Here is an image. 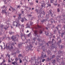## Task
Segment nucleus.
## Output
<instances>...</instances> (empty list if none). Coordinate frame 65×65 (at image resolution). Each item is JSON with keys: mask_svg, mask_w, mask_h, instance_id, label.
I'll return each mask as SVG.
<instances>
[{"mask_svg": "<svg viewBox=\"0 0 65 65\" xmlns=\"http://www.w3.org/2000/svg\"><path fill=\"white\" fill-rule=\"evenodd\" d=\"M7 25H6V27H7V29H8V28H9V24H7Z\"/></svg>", "mask_w": 65, "mask_h": 65, "instance_id": "5701e85b", "label": "nucleus"}, {"mask_svg": "<svg viewBox=\"0 0 65 65\" xmlns=\"http://www.w3.org/2000/svg\"><path fill=\"white\" fill-rule=\"evenodd\" d=\"M52 26V29H53V28H54L55 27V25L53 24V25Z\"/></svg>", "mask_w": 65, "mask_h": 65, "instance_id": "f704fd0d", "label": "nucleus"}, {"mask_svg": "<svg viewBox=\"0 0 65 65\" xmlns=\"http://www.w3.org/2000/svg\"><path fill=\"white\" fill-rule=\"evenodd\" d=\"M4 29H5V30H7V28H6V27H4Z\"/></svg>", "mask_w": 65, "mask_h": 65, "instance_id": "774afa93", "label": "nucleus"}, {"mask_svg": "<svg viewBox=\"0 0 65 65\" xmlns=\"http://www.w3.org/2000/svg\"><path fill=\"white\" fill-rule=\"evenodd\" d=\"M47 53L48 54V55H49V54H51V51H48V52H47Z\"/></svg>", "mask_w": 65, "mask_h": 65, "instance_id": "e433bc0d", "label": "nucleus"}, {"mask_svg": "<svg viewBox=\"0 0 65 65\" xmlns=\"http://www.w3.org/2000/svg\"><path fill=\"white\" fill-rule=\"evenodd\" d=\"M42 10V8L40 9V10L38 9H36L35 10V11L37 12V13H40V14H42V12H41Z\"/></svg>", "mask_w": 65, "mask_h": 65, "instance_id": "20e7f679", "label": "nucleus"}, {"mask_svg": "<svg viewBox=\"0 0 65 65\" xmlns=\"http://www.w3.org/2000/svg\"><path fill=\"white\" fill-rule=\"evenodd\" d=\"M54 0H50V2L51 3H53V2L54 1Z\"/></svg>", "mask_w": 65, "mask_h": 65, "instance_id": "a19ab883", "label": "nucleus"}, {"mask_svg": "<svg viewBox=\"0 0 65 65\" xmlns=\"http://www.w3.org/2000/svg\"><path fill=\"white\" fill-rule=\"evenodd\" d=\"M46 57V54H45V53H44L43 52H42L41 55L42 58H44V57Z\"/></svg>", "mask_w": 65, "mask_h": 65, "instance_id": "9d476101", "label": "nucleus"}, {"mask_svg": "<svg viewBox=\"0 0 65 65\" xmlns=\"http://www.w3.org/2000/svg\"><path fill=\"white\" fill-rule=\"evenodd\" d=\"M43 14L44 15L45 14V12L44 11H43Z\"/></svg>", "mask_w": 65, "mask_h": 65, "instance_id": "603ef678", "label": "nucleus"}, {"mask_svg": "<svg viewBox=\"0 0 65 65\" xmlns=\"http://www.w3.org/2000/svg\"><path fill=\"white\" fill-rule=\"evenodd\" d=\"M47 61H50V60H51V59L49 58L48 57L47 58Z\"/></svg>", "mask_w": 65, "mask_h": 65, "instance_id": "72a5a7b5", "label": "nucleus"}, {"mask_svg": "<svg viewBox=\"0 0 65 65\" xmlns=\"http://www.w3.org/2000/svg\"><path fill=\"white\" fill-rule=\"evenodd\" d=\"M10 34H11V35H12V34H14V32H10Z\"/></svg>", "mask_w": 65, "mask_h": 65, "instance_id": "ea45409f", "label": "nucleus"}, {"mask_svg": "<svg viewBox=\"0 0 65 65\" xmlns=\"http://www.w3.org/2000/svg\"><path fill=\"white\" fill-rule=\"evenodd\" d=\"M55 61H56L55 59H54V60H53V61L52 63V64H53V65H55V63H56Z\"/></svg>", "mask_w": 65, "mask_h": 65, "instance_id": "4be33fe9", "label": "nucleus"}, {"mask_svg": "<svg viewBox=\"0 0 65 65\" xmlns=\"http://www.w3.org/2000/svg\"><path fill=\"white\" fill-rule=\"evenodd\" d=\"M7 44H6V47L7 49L8 50V49H9V48H9V47H10V46H9V45L8 46H7Z\"/></svg>", "mask_w": 65, "mask_h": 65, "instance_id": "f3484780", "label": "nucleus"}, {"mask_svg": "<svg viewBox=\"0 0 65 65\" xmlns=\"http://www.w3.org/2000/svg\"><path fill=\"white\" fill-rule=\"evenodd\" d=\"M63 18L64 19H65V15H63Z\"/></svg>", "mask_w": 65, "mask_h": 65, "instance_id": "052dcab7", "label": "nucleus"}, {"mask_svg": "<svg viewBox=\"0 0 65 65\" xmlns=\"http://www.w3.org/2000/svg\"><path fill=\"white\" fill-rule=\"evenodd\" d=\"M58 54H59L60 56L59 55H57V57H58V58H60V57H61V56H62V51H59V52H58Z\"/></svg>", "mask_w": 65, "mask_h": 65, "instance_id": "0eeeda50", "label": "nucleus"}, {"mask_svg": "<svg viewBox=\"0 0 65 65\" xmlns=\"http://www.w3.org/2000/svg\"><path fill=\"white\" fill-rule=\"evenodd\" d=\"M27 42H28L29 43H30V39H29L28 40H27L26 41V43H27Z\"/></svg>", "mask_w": 65, "mask_h": 65, "instance_id": "bb28decb", "label": "nucleus"}, {"mask_svg": "<svg viewBox=\"0 0 65 65\" xmlns=\"http://www.w3.org/2000/svg\"><path fill=\"white\" fill-rule=\"evenodd\" d=\"M51 22L52 23H53V22H54L55 24V23H56V22H55V21H54V19H53L51 18Z\"/></svg>", "mask_w": 65, "mask_h": 65, "instance_id": "2eb2a0df", "label": "nucleus"}, {"mask_svg": "<svg viewBox=\"0 0 65 65\" xmlns=\"http://www.w3.org/2000/svg\"><path fill=\"white\" fill-rule=\"evenodd\" d=\"M33 24V22H30V23L29 25V26H30V27H31V26H32V24Z\"/></svg>", "mask_w": 65, "mask_h": 65, "instance_id": "c85d7f7f", "label": "nucleus"}, {"mask_svg": "<svg viewBox=\"0 0 65 65\" xmlns=\"http://www.w3.org/2000/svg\"><path fill=\"white\" fill-rule=\"evenodd\" d=\"M3 1H4V4H7V2H6V0H3Z\"/></svg>", "mask_w": 65, "mask_h": 65, "instance_id": "c756f323", "label": "nucleus"}, {"mask_svg": "<svg viewBox=\"0 0 65 65\" xmlns=\"http://www.w3.org/2000/svg\"><path fill=\"white\" fill-rule=\"evenodd\" d=\"M56 29L57 30V31H58L59 30V27H58L57 26H56Z\"/></svg>", "mask_w": 65, "mask_h": 65, "instance_id": "4c0bfd02", "label": "nucleus"}, {"mask_svg": "<svg viewBox=\"0 0 65 65\" xmlns=\"http://www.w3.org/2000/svg\"><path fill=\"white\" fill-rule=\"evenodd\" d=\"M23 7H25V8H28V7H27L26 6V5L25 6H22Z\"/></svg>", "mask_w": 65, "mask_h": 65, "instance_id": "7c9ffc66", "label": "nucleus"}, {"mask_svg": "<svg viewBox=\"0 0 65 65\" xmlns=\"http://www.w3.org/2000/svg\"><path fill=\"white\" fill-rule=\"evenodd\" d=\"M22 44H19L18 45V46L19 48H21L22 47Z\"/></svg>", "mask_w": 65, "mask_h": 65, "instance_id": "6ab92c4d", "label": "nucleus"}, {"mask_svg": "<svg viewBox=\"0 0 65 65\" xmlns=\"http://www.w3.org/2000/svg\"><path fill=\"white\" fill-rule=\"evenodd\" d=\"M16 22L17 23V24L16 25V27L17 26L19 27V26H21V24H20V23H19V21H16Z\"/></svg>", "mask_w": 65, "mask_h": 65, "instance_id": "1a4fd4ad", "label": "nucleus"}, {"mask_svg": "<svg viewBox=\"0 0 65 65\" xmlns=\"http://www.w3.org/2000/svg\"><path fill=\"white\" fill-rule=\"evenodd\" d=\"M13 48V46H11H11L10 48H9V50L10 51H11V50H12Z\"/></svg>", "mask_w": 65, "mask_h": 65, "instance_id": "412c9836", "label": "nucleus"}, {"mask_svg": "<svg viewBox=\"0 0 65 65\" xmlns=\"http://www.w3.org/2000/svg\"><path fill=\"white\" fill-rule=\"evenodd\" d=\"M54 5H55V6H57V4L55 3H54Z\"/></svg>", "mask_w": 65, "mask_h": 65, "instance_id": "69168bd1", "label": "nucleus"}, {"mask_svg": "<svg viewBox=\"0 0 65 65\" xmlns=\"http://www.w3.org/2000/svg\"><path fill=\"white\" fill-rule=\"evenodd\" d=\"M54 40H55L54 39H52V41H49L48 42V43L49 44H50V43H53V41Z\"/></svg>", "mask_w": 65, "mask_h": 65, "instance_id": "a211bd4d", "label": "nucleus"}, {"mask_svg": "<svg viewBox=\"0 0 65 65\" xmlns=\"http://www.w3.org/2000/svg\"><path fill=\"white\" fill-rule=\"evenodd\" d=\"M3 26H4V25L0 24V27L2 29H3Z\"/></svg>", "mask_w": 65, "mask_h": 65, "instance_id": "cd10ccee", "label": "nucleus"}, {"mask_svg": "<svg viewBox=\"0 0 65 65\" xmlns=\"http://www.w3.org/2000/svg\"><path fill=\"white\" fill-rule=\"evenodd\" d=\"M34 35L35 36H37L38 35V31L37 30H35L34 32Z\"/></svg>", "mask_w": 65, "mask_h": 65, "instance_id": "9b49d317", "label": "nucleus"}, {"mask_svg": "<svg viewBox=\"0 0 65 65\" xmlns=\"http://www.w3.org/2000/svg\"><path fill=\"white\" fill-rule=\"evenodd\" d=\"M45 59H42V62H44V61H45Z\"/></svg>", "mask_w": 65, "mask_h": 65, "instance_id": "49530a36", "label": "nucleus"}, {"mask_svg": "<svg viewBox=\"0 0 65 65\" xmlns=\"http://www.w3.org/2000/svg\"><path fill=\"white\" fill-rule=\"evenodd\" d=\"M54 34H56V29L54 30Z\"/></svg>", "mask_w": 65, "mask_h": 65, "instance_id": "58836bf2", "label": "nucleus"}, {"mask_svg": "<svg viewBox=\"0 0 65 65\" xmlns=\"http://www.w3.org/2000/svg\"><path fill=\"white\" fill-rule=\"evenodd\" d=\"M15 61H14V62H13L12 63V64L14 65H17L18 64V62H17V61H19V58L16 57L15 58Z\"/></svg>", "mask_w": 65, "mask_h": 65, "instance_id": "7ed1b4c3", "label": "nucleus"}, {"mask_svg": "<svg viewBox=\"0 0 65 65\" xmlns=\"http://www.w3.org/2000/svg\"><path fill=\"white\" fill-rule=\"evenodd\" d=\"M30 26L29 25L28 26H27V27H26L25 28H30Z\"/></svg>", "mask_w": 65, "mask_h": 65, "instance_id": "79ce46f5", "label": "nucleus"}, {"mask_svg": "<svg viewBox=\"0 0 65 65\" xmlns=\"http://www.w3.org/2000/svg\"><path fill=\"white\" fill-rule=\"evenodd\" d=\"M28 16H29V17H32V15L31 14H29L28 15Z\"/></svg>", "mask_w": 65, "mask_h": 65, "instance_id": "680f3d73", "label": "nucleus"}, {"mask_svg": "<svg viewBox=\"0 0 65 65\" xmlns=\"http://www.w3.org/2000/svg\"><path fill=\"white\" fill-rule=\"evenodd\" d=\"M55 55H53L52 56L51 58L53 59V58H55Z\"/></svg>", "mask_w": 65, "mask_h": 65, "instance_id": "473e14b6", "label": "nucleus"}, {"mask_svg": "<svg viewBox=\"0 0 65 65\" xmlns=\"http://www.w3.org/2000/svg\"><path fill=\"white\" fill-rule=\"evenodd\" d=\"M19 59H20V61H19L20 63H22V60H21V58H19Z\"/></svg>", "mask_w": 65, "mask_h": 65, "instance_id": "2f4dec72", "label": "nucleus"}, {"mask_svg": "<svg viewBox=\"0 0 65 65\" xmlns=\"http://www.w3.org/2000/svg\"><path fill=\"white\" fill-rule=\"evenodd\" d=\"M5 7V6H3L2 7V8H4Z\"/></svg>", "mask_w": 65, "mask_h": 65, "instance_id": "0e129e2a", "label": "nucleus"}, {"mask_svg": "<svg viewBox=\"0 0 65 65\" xmlns=\"http://www.w3.org/2000/svg\"><path fill=\"white\" fill-rule=\"evenodd\" d=\"M46 4H47L46 5L47 6L46 7H47L48 6H49L50 7L51 6V5L50 4V3H49V2H48L46 3Z\"/></svg>", "mask_w": 65, "mask_h": 65, "instance_id": "4468645a", "label": "nucleus"}, {"mask_svg": "<svg viewBox=\"0 0 65 65\" xmlns=\"http://www.w3.org/2000/svg\"><path fill=\"white\" fill-rule=\"evenodd\" d=\"M17 53H18V54H19V53H20V52L18 50L17 51Z\"/></svg>", "mask_w": 65, "mask_h": 65, "instance_id": "13d9d810", "label": "nucleus"}, {"mask_svg": "<svg viewBox=\"0 0 65 65\" xmlns=\"http://www.w3.org/2000/svg\"><path fill=\"white\" fill-rule=\"evenodd\" d=\"M30 5H33V3L32 2H30Z\"/></svg>", "mask_w": 65, "mask_h": 65, "instance_id": "c9c22d12", "label": "nucleus"}, {"mask_svg": "<svg viewBox=\"0 0 65 65\" xmlns=\"http://www.w3.org/2000/svg\"><path fill=\"white\" fill-rule=\"evenodd\" d=\"M52 10H50L49 11V14H47L46 15V19H48L50 17V16H49V14H52Z\"/></svg>", "mask_w": 65, "mask_h": 65, "instance_id": "39448f33", "label": "nucleus"}, {"mask_svg": "<svg viewBox=\"0 0 65 65\" xmlns=\"http://www.w3.org/2000/svg\"><path fill=\"white\" fill-rule=\"evenodd\" d=\"M21 19L22 20H21L20 21L22 23H24V20H25V21H28V20L25 17H24L23 18H22Z\"/></svg>", "mask_w": 65, "mask_h": 65, "instance_id": "423d86ee", "label": "nucleus"}, {"mask_svg": "<svg viewBox=\"0 0 65 65\" xmlns=\"http://www.w3.org/2000/svg\"><path fill=\"white\" fill-rule=\"evenodd\" d=\"M63 47H64V46H63V45H61V48H63Z\"/></svg>", "mask_w": 65, "mask_h": 65, "instance_id": "5fc2aeb1", "label": "nucleus"}, {"mask_svg": "<svg viewBox=\"0 0 65 65\" xmlns=\"http://www.w3.org/2000/svg\"><path fill=\"white\" fill-rule=\"evenodd\" d=\"M62 2V0H59V3H60V2Z\"/></svg>", "mask_w": 65, "mask_h": 65, "instance_id": "6e6d98bb", "label": "nucleus"}, {"mask_svg": "<svg viewBox=\"0 0 65 65\" xmlns=\"http://www.w3.org/2000/svg\"><path fill=\"white\" fill-rule=\"evenodd\" d=\"M7 10V9H6L4 10H3L2 11V12L3 13H6V14H7V12H6V11Z\"/></svg>", "mask_w": 65, "mask_h": 65, "instance_id": "f8f14e48", "label": "nucleus"}, {"mask_svg": "<svg viewBox=\"0 0 65 65\" xmlns=\"http://www.w3.org/2000/svg\"><path fill=\"white\" fill-rule=\"evenodd\" d=\"M65 31H63V32H62V33H61V37H62V38H63V35H65Z\"/></svg>", "mask_w": 65, "mask_h": 65, "instance_id": "ddd939ff", "label": "nucleus"}, {"mask_svg": "<svg viewBox=\"0 0 65 65\" xmlns=\"http://www.w3.org/2000/svg\"><path fill=\"white\" fill-rule=\"evenodd\" d=\"M39 32L40 34H42L43 33V31L41 30V29H40L39 30Z\"/></svg>", "mask_w": 65, "mask_h": 65, "instance_id": "b1692460", "label": "nucleus"}, {"mask_svg": "<svg viewBox=\"0 0 65 65\" xmlns=\"http://www.w3.org/2000/svg\"><path fill=\"white\" fill-rule=\"evenodd\" d=\"M22 18L21 17H18V19H16V21H19L21 19H22Z\"/></svg>", "mask_w": 65, "mask_h": 65, "instance_id": "aec40b11", "label": "nucleus"}, {"mask_svg": "<svg viewBox=\"0 0 65 65\" xmlns=\"http://www.w3.org/2000/svg\"><path fill=\"white\" fill-rule=\"evenodd\" d=\"M20 35L21 37H22V36H23V34H22V33H21V34H20Z\"/></svg>", "mask_w": 65, "mask_h": 65, "instance_id": "bf43d9fd", "label": "nucleus"}, {"mask_svg": "<svg viewBox=\"0 0 65 65\" xmlns=\"http://www.w3.org/2000/svg\"><path fill=\"white\" fill-rule=\"evenodd\" d=\"M46 44L47 45V46H49V44H48V43H47Z\"/></svg>", "mask_w": 65, "mask_h": 65, "instance_id": "e2e57ef3", "label": "nucleus"}, {"mask_svg": "<svg viewBox=\"0 0 65 65\" xmlns=\"http://www.w3.org/2000/svg\"><path fill=\"white\" fill-rule=\"evenodd\" d=\"M19 37V35H17L15 36H13L11 37V38L12 41H13L14 42H15V41H18V38Z\"/></svg>", "mask_w": 65, "mask_h": 65, "instance_id": "f257e3e1", "label": "nucleus"}, {"mask_svg": "<svg viewBox=\"0 0 65 65\" xmlns=\"http://www.w3.org/2000/svg\"><path fill=\"white\" fill-rule=\"evenodd\" d=\"M21 7V6H18L17 7V8H20Z\"/></svg>", "mask_w": 65, "mask_h": 65, "instance_id": "4d7b16f0", "label": "nucleus"}, {"mask_svg": "<svg viewBox=\"0 0 65 65\" xmlns=\"http://www.w3.org/2000/svg\"><path fill=\"white\" fill-rule=\"evenodd\" d=\"M41 28V26H39V25H37V28H36L37 29H39L40 28Z\"/></svg>", "mask_w": 65, "mask_h": 65, "instance_id": "dca6fc26", "label": "nucleus"}, {"mask_svg": "<svg viewBox=\"0 0 65 65\" xmlns=\"http://www.w3.org/2000/svg\"><path fill=\"white\" fill-rule=\"evenodd\" d=\"M21 12L22 14H23V13H24V11H23V9H22Z\"/></svg>", "mask_w": 65, "mask_h": 65, "instance_id": "09e8293b", "label": "nucleus"}, {"mask_svg": "<svg viewBox=\"0 0 65 65\" xmlns=\"http://www.w3.org/2000/svg\"><path fill=\"white\" fill-rule=\"evenodd\" d=\"M61 42H62V41H61V39H60V40L58 41L57 42V44L59 47H60V46H61V45H60V44H61Z\"/></svg>", "mask_w": 65, "mask_h": 65, "instance_id": "6e6552de", "label": "nucleus"}, {"mask_svg": "<svg viewBox=\"0 0 65 65\" xmlns=\"http://www.w3.org/2000/svg\"><path fill=\"white\" fill-rule=\"evenodd\" d=\"M32 47H33V46H32V44H30L29 46L26 48V51H29L30 49L31 51H32L33 49H31V48H32Z\"/></svg>", "mask_w": 65, "mask_h": 65, "instance_id": "f03ea898", "label": "nucleus"}, {"mask_svg": "<svg viewBox=\"0 0 65 65\" xmlns=\"http://www.w3.org/2000/svg\"><path fill=\"white\" fill-rule=\"evenodd\" d=\"M58 31V33L59 34H61V32H60V31H61V30H59Z\"/></svg>", "mask_w": 65, "mask_h": 65, "instance_id": "c03bdc74", "label": "nucleus"}, {"mask_svg": "<svg viewBox=\"0 0 65 65\" xmlns=\"http://www.w3.org/2000/svg\"><path fill=\"white\" fill-rule=\"evenodd\" d=\"M19 17H21V14H20L19 15Z\"/></svg>", "mask_w": 65, "mask_h": 65, "instance_id": "338daca9", "label": "nucleus"}, {"mask_svg": "<svg viewBox=\"0 0 65 65\" xmlns=\"http://www.w3.org/2000/svg\"><path fill=\"white\" fill-rule=\"evenodd\" d=\"M27 59H28V57L27 56L25 57L24 58V60H26L27 62H28V60H27Z\"/></svg>", "mask_w": 65, "mask_h": 65, "instance_id": "393cba45", "label": "nucleus"}, {"mask_svg": "<svg viewBox=\"0 0 65 65\" xmlns=\"http://www.w3.org/2000/svg\"><path fill=\"white\" fill-rule=\"evenodd\" d=\"M60 9H59V8H58L57 9V11L58 12H60Z\"/></svg>", "mask_w": 65, "mask_h": 65, "instance_id": "37998d69", "label": "nucleus"}, {"mask_svg": "<svg viewBox=\"0 0 65 65\" xmlns=\"http://www.w3.org/2000/svg\"><path fill=\"white\" fill-rule=\"evenodd\" d=\"M21 29L22 28V26L24 28V24H22V25H21Z\"/></svg>", "mask_w": 65, "mask_h": 65, "instance_id": "3c124183", "label": "nucleus"}, {"mask_svg": "<svg viewBox=\"0 0 65 65\" xmlns=\"http://www.w3.org/2000/svg\"><path fill=\"white\" fill-rule=\"evenodd\" d=\"M44 22H46V21H47V19H43Z\"/></svg>", "mask_w": 65, "mask_h": 65, "instance_id": "864d4df0", "label": "nucleus"}, {"mask_svg": "<svg viewBox=\"0 0 65 65\" xmlns=\"http://www.w3.org/2000/svg\"><path fill=\"white\" fill-rule=\"evenodd\" d=\"M54 46H52L51 47V49H54Z\"/></svg>", "mask_w": 65, "mask_h": 65, "instance_id": "a18cd8bd", "label": "nucleus"}, {"mask_svg": "<svg viewBox=\"0 0 65 65\" xmlns=\"http://www.w3.org/2000/svg\"><path fill=\"white\" fill-rule=\"evenodd\" d=\"M62 26V25L61 24H58L57 25V27L58 28H61V27Z\"/></svg>", "mask_w": 65, "mask_h": 65, "instance_id": "a878e982", "label": "nucleus"}, {"mask_svg": "<svg viewBox=\"0 0 65 65\" xmlns=\"http://www.w3.org/2000/svg\"><path fill=\"white\" fill-rule=\"evenodd\" d=\"M11 45H13V46H14V43L13 42H12Z\"/></svg>", "mask_w": 65, "mask_h": 65, "instance_id": "de8ad7c7", "label": "nucleus"}, {"mask_svg": "<svg viewBox=\"0 0 65 65\" xmlns=\"http://www.w3.org/2000/svg\"><path fill=\"white\" fill-rule=\"evenodd\" d=\"M5 60L3 59V62H2V63H3V64H4V62H5Z\"/></svg>", "mask_w": 65, "mask_h": 65, "instance_id": "8fccbe9b", "label": "nucleus"}]
</instances>
